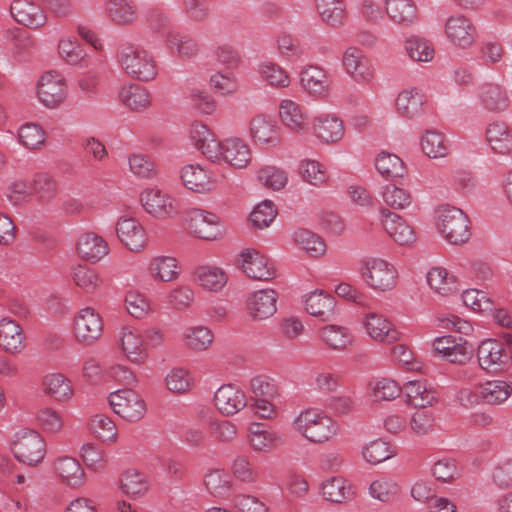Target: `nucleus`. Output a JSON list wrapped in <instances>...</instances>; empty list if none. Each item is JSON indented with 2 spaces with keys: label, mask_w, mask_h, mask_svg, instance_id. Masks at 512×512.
Here are the masks:
<instances>
[{
  "label": "nucleus",
  "mask_w": 512,
  "mask_h": 512,
  "mask_svg": "<svg viewBox=\"0 0 512 512\" xmlns=\"http://www.w3.org/2000/svg\"><path fill=\"white\" fill-rule=\"evenodd\" d=\"M294 432L315 444L330 441L338 434V424L325 412L308 408L302 410L291 422Z\"/></svg>",
  "instance_id": "1"
},
{
  "label": "nucleus",
  "mask_w": 512,
  "mask_h": 512,
  "mask_svg": "<svg viewBox=\"0 0 512 512\" xmlns=\"http://www.w3.org/2000/svg\"><path fill=\"white\" fill-rule=\"evenodd\" d=\"M117 59L122 70L133 79L148 82L158 74L154 56L141 45L129 42L122 44Z\"/></svg>",
  "instance_id": "2"
},
{
  "label": "nucleus",
  "mask_w": 512,
  "mask_h": 512,
  "mask_svg": "<svg viewBox=\"0 0 512 512\" xmlns=\"http://www.w3.org/2000/svg\"><path fill=\"white\" fill-rule=\"evenodd\" d=\"M437 229L450 244L462 245L471 237L469 219L459 208L442 205L437 211Z\"/></svg>",
  "instance_id": "3"
},
{
  "label": "nucleus",
  "mask_w": 512,
  "mask_h": 512,
  "mask_svg": "<svg viewBox=\"0 0 512 512\" xmlns=\"http://www.w3.org/2000/svg\"><path fill=\"white\" fill-rule=\"evenodd\" d=\"M359 273L366 286L378 293L392 291L398 283L397 269L382 258L363 260Z\"/></svg>",
  "instance_id": "4"
},
{
  "label": "nucleus",
  "mask_w": 512,
  "mask_h": 512,
  "mask_svg": "<svg viewBox=\"0 0 512 512\" xmlns=\"http://www.w3.org/2000/svg\"><path fill=\"white\" fill-rule=\"evenodd\" d=\"M512 394V385L503 380L487 381L475 389L463 388L457 398L461 405L473 407L480 403L485 405H500Z\"/></svg>",
  "instance_id": "5"
},
{
  "label": "nucleus",
  "mask_w": 512,
  "mask_h": 512,
  "mask_svg": "<svg viewBox=\"0 0 512 512\" xmlns=\"http://www.w3.org/2000/svg\"><path fill=\"white\" fill-rule=\"evenodd\" d=\"M187 227L194 236L207 241L221 239L225 233L223 222L218 215L199 208L188 212Z\"/></svg>",
  "instance_id": "6"
},
{
  "label": "nucleus",
  "mask_w": 512,
  "mask_h": 512,
  "mask_svg": "<svg viewBox=\"0 0 512 512\" xmlns=\"http://www.w3.org/2000/svg\"><path fill=\"white\" fill-rule=\"evenodd\" d=\"M108 402L113 412L128 422L139 421L146 413L145 401L132 389H119L110 393Z\"/></svg>",
  "instance_id": "7"
},
{
  "label": "nucleus",
  "mask_w": 512,
  "mask_h": 512,
  "mask_svg": "<svg viewBox=\"0 0 512 512\" xmlns=\"http://www.w3.org/2000/svg\"><path fill=\"white\" fill-rule=\"evenodd\" d=\"M36 92L39 101L45 107L55 108L66 99V80L57 70L46 71L37 81Z\"/></svg>",
  "instance_id": "8"
},
{
  "label": "nucleus",
  "mask_w": 512,
  "mask_h": 512,
  "mask_svg": "<svg viewBox=\"0 0 512 512\" xmlns=\"http://www.w3.org/2000/svg\"><path fill=\"white\" fill-rule=\"evenodd\" d=\"M215 150L216 157H210L209 160L217 163H226L236 169L246 168L252 160L250 146L238 137L219 141Z\"/></svg>",
  "instance_id": "9"
},
{
  "label": "nucleus",
  "mask_w": 512,
  "mask_h": 512,
  "mask_svg": "<svg viewBox=\"0 0 512 512\" xmlns=\"http://www.w3.org/2000/svg\"><path fill=\"white\" fill-rule=\"evenodd\" d=\"M477 359L483 370L489 373H497L508 366L512 356L501 340L488 338L478 346Z\"/></svg>",
  "instance_id": "10"
},
{
  "label": "nucleus",
  "mask_w": 512,
  "mask_h": 512,
  "mask_svg": "<svg viewBox=\"0 0 512 512\" xmlns=\"http://www.w3.org/2000/svg\"><path fill=\"white\" fill-rule=\"evenodd\" d=\"M378 220L382 229L398 245L408 246L416 241L414 228L401 215L381 207Z\"/></svg>",
  "instance_id": "11"
},
{
  "label": "nucleus",
  "mask_w": 512,
  "mask_h": 512,
  "mask_svg": "<svg viewBox=\"0 0 512 512\" xmlns=\"http://www.w3.org/2000/svg\"><path fill=\"white\" fill-rule=\"evenodd\" d=\"M103 332V320L92 307L80 309L74 316L73 333L76 340L90 345L97 341Z\"/></svg>",
  "instance_id": "12"
},
{
  "label": "nucleus",
  "mask_w": 512,
  "mask_h": 512,
  "mask_svg": "<svg viewBox=\"0 0 512 512\" xmlns=\"http://www.w3.org/2000/svg\"><path fill=\"white\" fill-rule=\"evenodd\" d=\"M343 67L354 82L360 85H372L375 70L371 61L355 47L347 48L343 53Z\"/></svg>",
  "instance_id": "13"
},
{
  "label": "nucleus",
  "mask_w": 512,
  "mask_h": 512,
  "mask_svg": "<svg viewBox=\"0 0 512 512\" xmlns=\"http://www.w3.org/2000/svg\"><path fill=\"white\" fill-rule=\"evenodd\" d=\"M144 210L157 218H168L177 213V200L157 187L144 189L140 194Z\"/></svg>",
  "instance_id": "14"
},
{
  "label": "nucleus",
  "mask_w": 512,
  "mask_h": 512,
  "mask_svg": "<svg viewBox=\"0 0 512 512\" xmlns=\"http://www.w3.org/2000/svg\"><path fill=\"white\" fill-rule=\"evenodd\" d=\"M240 267L249 278L254 280L270 281L276 277L274 263L265 255L253 249L242 251Z\"/></svg>",
  "instance_id": "15"
},
{
  "label": "nucleus",
  "mask_w": 512,
  "mask_h": 512,
  "mask_svg": "<svg viewBox=\"0 0 512 512\" xmlns=\"http://www.w3.org/2000/svg\"><path fill=\"white\" fill-rule=\"evenodd\" d=\"M118 344L131 363L142 365L147 361L148 352L140 329L131 326L123 327L118 334Z\"/></svg>",
  "instance_id": "16"
},
{
  "label": "nucleus",
  "mask_w": 512,
  "mask_h": 512,
  "mask_svg": "<svg viewBox=\"0 0 512 512\" xmlns=\"http://www.w3.org/2000/svg\"><path fill=\"white\" fill-rule=\"evenodd\" d=\"M434 350L453 364H465L473 355L469 342L462 337L441 336L433 341Z\"/></svg>",
  "instance_id": "17"
},
{
  "label": "nucleus",
  "mask_w": 512,
  "mask_h": 512,
  "mask_svg": "<svg viewBox=\"0 0 512 512\" xmlns=\"http://www.w3.org/2000/svg\"><path fill=\"white\" fill-rule=\"evenodd\" d=\"M250 136L255 145L276 147L281 142L280 128L275 119L267 114H257L250 121Z\"/></svg>",
  "instance_id": "18"
},
{
  "label": "nucleus",
  "mask_w": 512,
  "mask_h": 512,
  "mask_svg": "<svg viewBox=\"0 0 512 512\" xmlns=\"http://www.w3.org/2000/svg\"><path fill=\"white\" fill-rule=\"evenodd\" d=\"M445 35L452 45L467 49L476 40V28L469 18L456 14L446 20Z\"/></svg>",
  "instance_id": "19"
},
{
  "label": "nucleus",
  "mask_w": 512,
  "mask_h": 512,
  "mask_svg": "<svg viewBox=\"0 0 512 512\" xmlns=\"http://www.w3.org/2000/svg\"><path fill=\"white\" fill-rule=\"evenodd\" d=\"M119 240L132 252H141L148 245V237L141 223L132 217H120L116 224Z\"/></svg>",
  "instance_id": "20"
},
{
  "label": "nucleus",
  "mask_w": 512,
  "mask_h": 512,
  "mask_svg": "<svg viewBox=\"0 0 512 512\" xmlns=\"http://www.w3.org/2000/svg\"><path fill=\"white\" fill-rule=\"evenodd\" d=\"M278 293L274 289H261L249 294L246 308L253 321L272 317L277 311Z\"/></svg>",
  "instance_id": "21"
},
{
  "label": "nucleus",
  "mask_w": 512,
  "mask_h": 512,
  "mask_svg": "<svg viewBox=\"0 0 512 512\" xmlns=\"http://www.w3.org/2000/svg\"><path fill=\"white\" fill-rule=\"evenodd\" d=\"M319 342L328 350L334 352H344L350 349L355 342V336L350 328L337 325L326 324L317 331Z\"/></svg>",
  "instance_id": "22"
},
{
  "label": "nucleus",
  "mask_w": 512,
  "mask_h": 512,
  "mask_svg": "<svg viewBox=\"0 0 512 512\" xmlns=\"http://www.w3.org/2000/svg\"><path fill=\"white\" fill-rule=\"evenodd\" d=\"M42 393L58 403H68L75 394L72 381L63 373L49 372L40 380Z\"/></svg>",
  "instance_id": "23"
},
{
  "label": "nucleus",
  "mask_w": 512,
  "mask_h": 512,
  "mask_svg": "<svg viewBox=\"0 0 512 512\" xmlns=\"http://www.w3.org/2000/svg\"><path fill=\"white\" fill-rule=\"evenodd\" d=\"M365 333L370 339L381 344H391L400 338L394 325L382 314L367 313L363 319Z\"/></svg>",
  "instance_id": "24"
},
{
  "label": "nucleus",
  "mask_w": 512,
  "mask_h": 512,
  "mask_svg": "<svg viewBox=\"0 0 512 512\" xmlns=\"http://www.w3.org/2000/svg\"><path fill=\"white\" fill-rule=\"evenodd\" d=\"M214 404L217 410L224 416L230 417L247 405L245 392L233 384H224L214 394Z\"/></svg>",
  "instance_id": "25"
},
{
  "label": "nucleus",
  "mask_w": 512,
  "mask_h": 512,
  "mask_svg": "<svg viewBox=\"0 0 512 512\" xmlns=\"http://www.w3.org/2000/svg\"><path fill=\"white\" fill-rule=\"evenodd\" d=\"M77 255L84 261L95 264L108 255L107 241L94 232L81 233L75 244Z\"/></svg>",
  "instance_id": "26"
},
{
  "label": "nucleus",
  "mask_w": 512,
  "mask_h": 512,
  "mask_svg": "<svg viewBox=\"0 0 512 512\" xmlns=\"http://www.w3.org/2000/svg\"><path fill=\"white\" fill-rule=\"evenodd\" d=\"M304 304L306 312L321 321L329 322L335 319L336 299L324 290H315L305 295Z\"/></svg>",
  "instance_id": "27"
},
{
  "label": "nucleus",
  "mask_w": 512,
  "mask_h": 512,
  "mask_svg": "<svg viewBox=\"0 0 512 512\" xmlns=\"http://www.w3.org/2000/svg\"><path fill=\"white\" fill-rule=\"evenodd\" d=\"M184 186L196 193H208L216 189L217 180L199 164L185 165L181 169Z\"/></svg>",
  "instance_id": "28"
},
{
  "label": "nucleus",
  "mask_w": 512,
  "mask_h": 512,
  "mask_svg": "<svg viewBox=\"0 0 512 512\" xmlns=\"http://www.w3.org/2000/svg\"><path fill=\"white\" fill-rule=\"evenodd\" d=\"M486 141L495 154H512V127L504 121L495 120L485 130Z\"/></svg>",
  "instance_id": "29"
},
{
  "label": "nucleus",
  "mask_w": 512,
  "mask_h": 512,
  "mask_svg": "<svg viewBox=\"0 0 512 512\" xmlns=\"http://www.w3.org/2000/svg\"><path fill=\"white\" fill-rule=\"evenodd\" d=\"M385 11L390 21L401 27H410L419 21L418 8L412 0H386Z\"/></svg>",
  "instance_id": "30"
},
{
  "label": "nucleus",
  "mask_w": 512,
  "mask_h": 512,
  "mask_svg": "<svg viewBox=\"0 0 512 512\" xmlns=\"http://www.w3.org/2000/svg\"><path fill=\"white\" fill-rule=\"evenodd\" d=\"M195 283L209 292H220L228 282L227 272L216 265H200L193 271Z\"/></svg>",
  "instance_id": "31"
},
{
  "label": "nucleus",
  "mask_w": 512,
  "mask_h": 512,
  "mask_svg": "<svg viewBox=\"0 0 512 512\" xmlns=\"http://www.w3.org/2000/svg\"><path fill=\"white\" fill-rule=\"evenodd\" d=\"M54 469L60 481L71 488H80L85 483V471L73 457L62 456L55 460Z\"/></svg>",
  "instance_id": "32"
},
{
  "label": "nucleus",
  "mask_w": 512,
  "mask_h": 512,
  "mask_svg": "<svg viewBox=\"0 0 512 512\" xmlns=\"http://www.w3.org/2000/svg\"><path fill=\"white\" fill-rule=\"evenodd\" d=\"M181 272L178 261L170 256H154L147 265V274L156 282H172Z\"/></svg>",
  "instance_id": "33"
},
{
  "label": "nucleus",
  "mask_w": 512,
  "mask_h": 512,
  "mask_svg": "<svg viewBox=\"0 0 512 512\" xmlns=\"http://www.w3.org/2000/svg\"><path fill=\"white\" fill-rule=\"evenodd\" d=\"M300 82L310 95L326 96L329 92V74L319 66L310 65L304 68L300 74Z\"/></svg>",
  "instance_id": "34"
},
{
  "label": "nucleus",
  "mask_w": 512,
  "mask_h": 512,
  "mask_svg": "<svg viewBox=\"0 0 512 512\" xmlns=\"http://www.w3.org/2000/svg\"><path fill=\"white\" fill-rule=\"evenodd\" d=\"M58 55L68 65L89 67L92 64L90 56L72 36H63L58 42Z\"/></svg>",
  "instance_id": "35"
},
{
  "label": "nucleus",
  "mask_w": 512,
  "mask_h": 512,
  "mask_svg": "<svg viewBox=\"0 0 512 512\" xmlns=\"http://www.w3.org/2000/svg\"><path fill=\"white\" fill-rule=\"evenodd\" d=\"M313 128L316 136L326 143L342 139L345 128L342 120L334 114H320L315 117Z\"/></svg>",
  "instance_id": "36"
},
{
  "label": "nucleus",
  "mask_w": 512,
  "mask_h": 512,
  "mask_svg": "<svg viewBox=\"0 0 512 512\" xmlns=\"http://www.w3.org/2000/svg\"><path fill=\"white\" fill-rule=\"evenodd\" d=\"M480 103L489 111L502 112L509 107V98L504 88L495 83H483L477 88Z\"/></svg>",
  "instance_id": "37"
},
{
  "label": "nucleus",
  "mask_w": 512,
  "mask_h": 512,
  "mask_svg": "<svg viewBox=\"0 0 512 512\" xmlns=\"http://www.w3.org/2000/svg\"><path fill=\"white\" fill-rule=\"evenodd\" d=\"M320 489L324 499L333 503L341 504L354 498L351 483L341 476L325 479Z\"/></svg>",
  "instance_id": "38"
},
{
  "label": "nucleus",
  "mask_w": 512,
  "mask_h": 512,
  "mask_svg": "<svg viewBox=\"0 0 512 512\" xmlns=\"http://www.w3.org/2000/svg\"><path fill=\"white\" fill-rule=\"evenodd\" d=\"M247 439L255 452H269L282 441L280 434L263 428L261 423H252L248 428Z\"/></svg>",
  "instance_id": "39"
},
{
  "label": "nucleus",
  "mask_w": 512,
  "mask_h": 512,
  "mask_svg": "<svg viewBox=\"0 0 512 512\" xmlns=\"http://www.w3.org/2000/svg\"><path fill=\"white\" fill-rule=\"evenodd\" d=\"M25 336L21 326L14 320H0V346L11 353L20 352L24 346Z\"/></svg>",
  "instance_id": "40"
},
{
  "label": "nucleus",
  "mask_w": 512,
  "mask_h": 512,
  "mask_svg": "<svg viewBox=\"0 0 512 512\" xmlns=\"http://www.w3.org/2000/svg\"><path fill=\"white\" fill-rule=\"evenodd\" d=\"M423 104L424 96L416 87L403 89L395 101L397 112L409 119L421 114Z\"/></svg>",
  "instance_id": "41"
},
{
  "label": "nucleus",
  "mask_w": 512,
  "mask_h": 512,
  "mask_svg": "<svg viewBox=\"0 0 512 512\" xmlns=\"http://www.w3.org/2000/svg\"><path fill=\"white\" fill-rule=\"evenodd\" d=\"M404 392L408 402L415 407L425 408L432 406L437 401V393L426 382L411 380L404 384Z\"/></svg>",
  "instance_id": "42"
},
{
  "label": "nucleus",
  "mask_w": 512,
  "mask_h": 512,
  "mask_svg": "<svg viewBox=\"0 0 512 512\" xmlns=\"http://www.w3.org/2000/svg\"><path fill=\"white\" fill-rule=\"evenodd\" d=\"M34 425L41 434L56 435L62 432L64 420L58 410L44 406L34 413Z\"/></svg>",
  "instance_id": "43"
},
{
  "label": "nucleus",
  "mask_w": 512,
  "mask_h": 512,
  "mask_svg": "<svg viewBox=\"0 0 512 512\" xmlns=\"http://www.w3.org/2000/svg\"><path fill=\"white\" fill-rule=\"evenodd\" d=\"M104 10L116 25H130L137 18L136 7L130 0H105Z\"/></svg>",
  "instance_id": "44"
},
{
  "label": "nucleus",
  "mask_w": 512,
  "mask_h": 512,
  "mask_svg": "<svg viewBox=\"0 0 512 512\" xmlns=\"http://www.w3.org/2000/svg\"><path fill=\"white\" fill-rule=\"evenodd\" d=\"M321 20L331 27L344 25L347 19L344 0H315Z\"/></svg>",
  "instance_id": "45"
},
{
  "label": "nucleus",
  "mask_w": 512,
  "mask_h": 512,
  "mask_svg": "<svg viewBox=\"0 0 512 512\" xmlns=\"http://www.w3.org/2000/svg\"><path fill=\"white\" fill-rule=\"evenodd\" d=\"M121 102L130 110L140 112L151 105L149 91L138 84L123 86L119 92Z\"/></svg>",
  "instance_id": "46"
},
{
  "label": "nucleus",
  "mask_w": 512,
  "mask_h": 512,
  "mask_svg": "<svg viewBox=\"0 0 512 512\" xmlns=\"http://www.w3.org/2000/svg\"><path fill=\"white\" fill-rule=\"evenodd\" d=\"M119 482L122 493L132 499L144 496L149 489L147 476L133 469L124 471L120 476Z\"/></svg>",
  "instance_id": "47"
},
{
  "label": "nucleus",
  "mask_w": 512,
  "mask_h": 512,
  "mask_svg": "<svg viewBox=\"0 0 512 512\" xmlns=\"http://www.w3.org/2000/svg\"><path fill=\"white\" fill-rule=\"evenodd\" d=\"M282 123L293 131L303 130L307 125V114L303 107L290 99H284L279 106Z\"/></svg>",
  "instance_id": "48"
},
{
  "label": "nucleus",
  "mask_w": 512,
  "mask_h": 512,
  "mask_svg": "<svg viewBox=\"0 0 512 512\" xmlns=\"http://www.w3.org/2000/svg\"><path fill=\"white\" fill-rule=\"evenodd\" d=\"M189 136L193 145L208 159L216 157L215 148L219 141L215 139L214 134L206 125L199 122L193 123L189 130Z\"/></svg>",
  "instance_id": "49"
},
{
  "label": "nucleus",
  "mask_w": 512,
  "mask_h": 512,
  "mask_svg": "<svg viewBox=\"0 0 512 512\" xmlns=\"http://www.w3.org/2000/svg\"><path fill=\"white\" fill-rule=\"evenodd\" d=\"M89 430L95 438L105 444H114L118 440V428L107 415L97 413L89 420Z\"/></svg>",
  "instance_id": "50"
},
{
  "label": "nucleus",
  "mask_w": 512,
  "mask_h": 512,
  "mask_svg": "<svg viewBox=\"0 0 512 512\" xmlns=\"http://www.w3.org/2000/svg\"><path fill=\"white\" fill-rule=\"evenodd\" d=\"M73 283L86 294H95L103 286V279L93 268L77 265L71 272Z\"/></svg>",
  "instance_id": "51"
},
{
  "label": "nucleus",
  "mask_w": 512,
  "mask_h": 512,
  "mask_svg": "<svg viewBox=\"0 0 512 512\" xmlns=\"http://www.w3.org/2000/svg\"><path fill=\"white\" fill-rule=\"evenodd\" d=\"M368 494L376 501L391 504L399 497L400 486L390 478L378 477L369 484Z\"/></svg>",
  "instance_id": "52"
},
{
  "label": "nucleus",
  "mask_w": 512,
  "mask_h": 512,
  "mask_svg": "<svg viewBox=\"0 0 512 512\" xmlns=\"http://www.w3.org/2000/svg\"><path fill=\"white\" fill-rule=\"evenodd\" d=\"M183 341L185 346L189 349L202 352L211 347L214 341V335L206 326H190L183 332Z\"/></svg>",
  "instance_id": "53"
},
{
  "label": "nucleus",
  "mask_w": 512,
  "mask_h": 512,
  "mask_svg": "<svg viewBox=\"0 0 512 512\" xmlns=\"http://www.w3.org/2000/svg\"><path fill=\"white\" fill-rule=\"evenodd\" d=\"M421 150L432 159L444 158L449 154V146L444 135L436 130H426L420 140Z\"/></svg>",
  "instance_id": "54"
},
{
  "label": "nucleus",
  "mask_w": 512,
  "mask_h": 512,
  "mask_svg": "<svg viewBox=\"0 0 512 512\" xmlns=\"http://www.w3.org/2000/svg\"><path fill=\"white\" fill-rule=\"evenodd\" d=\"M258 73L262 81L275 88H286L290 85L288 72L279 64L264 61L258 65Z\"/></svg>",
  "instance_id": "55"
},
{
  "label": "nucleus",
  "mask_w": 512,
  "mask_h": 512,
  "mask_svg": "<svg viewBox=\"0 0 512 512\" xmlns=\"http://www.w3.org/2000/svg\"><path fill=\"white\" fill-rule=\"evenodd\" d=\"M204 484L214 497H226L231 490L232 479L224 469H211L204 476Z\"/></svg>",
  "instance_id": "56"
},
{
  "label": "nucleus",
  "mask_w": 512,
  "mask_h": 512,
  "mask_svg": "<svg viewBox=\"0 0 512 512\" xmlns=\"http://www.w3.org/2000/svg\"><path fill=\"white\" fill-rule=\"evenodd\" d=\"M427 283L431 290L441 296H448L456 291L454 276L443 267L431 268L427 273Z\"/></svg>",
  "instance_id": "57"
},
{
  "label": "nucleus",
  "mask_w": 512,
  "mask_h": 512,
  "mask_svg": "<svg viewBox=\"0 0 512 512\" xmlns=\"http://www.w3.org/2000/svg\"><path fill=\"white\" fill-rule=\"evenodd\" d=\"M404 50L416 62H430L434 58L433 45L426 39L411 35L404 41Z\"/></svg>",
  "instance_id": "58"
},
{
  "label": "nucleus",
  "mask_w": 512,
  "mask_h": 512,
  "mask_svg": "<svg viewBox=\"0 0 512 512\" xmlns=\"http://www.w3.org/2000/svg\"><path fill=\"white\" fill-rule=\"evenodd\" d=\"M380 195L383 202L388 207L395 210H405L410 207L413 201L412 194L409 190L393 184L385 185L382 188Z\"/></svg>",
  "instance_id": "59"
},
{
  "label": "nucleus",
  "mask_w": 512,
  "mask_h": 512,
  "mask_svg": "<svg viewBox=\"0 0 512 512\" xmlns=\"http://www.w3.org/2000/svg\"><path fill=\"white\" fill-rule=\"evenodd\" d=\"M377 172L385 179L402 177L404 173L403 161L395 154L381 152L375 159Z\"/></svg>",
  "instance_id": "60"
},
{
  "label": "nucleus",
  "mask_w": 512,
  "mask_h": 512,
  "mask_svg": "<svg viewBox=\"0 0 512 512\" xmlns=\"http://www.w3.org/2000/svg\"><path fill=\"white\" fill-rule=\"evenodd\" d=\"M295 243L312 257H319L325 253L326 245L320 236L306 230L300 229L294 232Z\"/></svg>",
  "instance_id": "61"
},
{
  "label": "nucleus",
  "mask_w": 512,
  "mask_h": 512,
  "mask_svg": "<svg viewBox=\"0 0 512 512\" xmlns=\"http://www.w3.org/2000/svg\"><path fill=\"white\" fill-rule=\"evenodd\" d=\"M232 475L240 482L254 484L259 479V473L247 455H237L230 465Z\"/></svg>",
  "instance_id": "62"
},
{
  "label": "nucleus",
  "mask_w": 512,
  "mask_h": 512,
  "mask_svg": "<svg viewBox=\"0 0 512 512\" xmlns=\"http://www.w3.org/2000/svg\"><path fill=\"white\" fill-rule=\"evenodd\" d=\"M11 37L13 58L18 62L28 61L32 48L30 28H16L11 32Z\"/></svg>",
  "instance_id": "63"
},
{
  "label": "nucleus",
  "mask_w": 512,
  "mask_h": 512,
  "mask_svg": "<svg viewBox=\"0 0 512 512\" xmlns=\"http://www.w3.org/2000/svg\"><path fill=\"white\" fill-rule=\"evenodd\" d=\"M166 44L172 52H176L180 57L190 58L197 54V42L178 32L170 31L166 37Z\"/></svg>",
  "instance_id": "64"
}]
</instances>
